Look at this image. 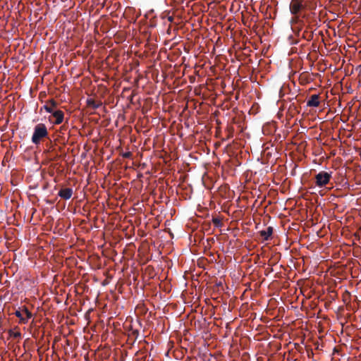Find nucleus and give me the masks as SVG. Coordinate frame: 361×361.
<instances>
[{"instance_id":"1","label":"nucleus","mask_w":361,"mask_h":361,"mask_svg":"<svg viewBox=\"0 0 361 361\" xmlns=\"http://www.w3.org/2000/svg\"><path fill=\"white\" fill-rule=\"evenodd\" d=\"M48 131L46 126L44 123H39L35 126L34 132L32 136V142L37 145L40 142L41 140L47 137Z\"/></svg>"},{"instance_id":"2","label":"nucleus","mask_w":361,"mask_h":361,"mask_svg":"<svg viewBox=\"0 0 361 361\" xmlns=\"http://www.w3.org/2000/svg\"><path fill=\"white\" fill-rule=\"evenodd\" d=\"M331 174L326 171H320L315 176V183L318 187L325 186L330 180Z\"/></svg>"},{"instance_id":"3","label":"nucleus","mask_w":361,"mask_h":361,"mask_svg":"<svg viewBox=\"0 0 361 361\" xmlns=\"http://www.w3.org/2000/svg\"><path fill=\"white\" fill-rule=\"evenodd\" d=\"M306 6L305 0H291L290 4V11L293 15H297L301 10Z\"/></svg>"},{"instance_id":"4","label":"nucleus","mask_w":361,"mask_h":361,"mask_svg":"<svg viewBox=\"0 0 361 361\" xmlns=\"http://www.w3.org/2000/svg\"><path fill=\"white\" fill-rule=\"evenodd\" d=\"M16 316L20 319L21 323L26 324L32 317V313L25 307L18 310L15 313Z\"/></svg>"},{"instance_id":"5","label":"nucleus","mask_w":361,"mask_h":361,"mask_svg":"<svg viewBox=\"0 0 361 361\" xmlns=\"http://www.w3.org/2000/svg\"><path fill=\"white\" fill-rule=\"evenodd\" d=\"M319 94H312L307 102V105L311 107H317L319 105Z\"/></svg>"},{"instance_id":"6","label":"nucleus","mask_w":361,"mask_h":361,"mask_svg":"<svg viewBox=\"0 0 361 361\" xmlns=\"http://www.w3.org/2000/svg\"><path fill=\"white\" fill-rule=\"evenodd\" d=\"M72 195H73V190L71 188H63L59 192V195L61 198L65 199V200L70 199Z\"/></svg>"},{"instance_id":"7","label":"nucleus","mask_w":361,"mask_h":361,"mask_svg":"<svg viewBox=\"0 0 361 361\" xmlns=\"http://www.w3.org/2000/svg\"><path fill=\"white\" fill-rule=\"evenodd\" d=\"M259 233L263 240H268L273 233V228L269 226L265 230L260 231Z\"/></svg>"},{"instance_id":"8","label":"nucleus","mask_w":361,"mask_h":361,"mask_svg":"<svg viewBox=\"0 0 361 361\" xmlns=\"http://www.w3.org/2000/svg\"><path fill=\"white\" fill-rule=\"evenodd\" d=\"M52 116L55 118L54 123L59 125L63 121L64 114L62 111L58 110L52 113Z\"/></svg>"},{"instance_id":"9","label":"nucleus","mask_w":361,"mask_h":361,"mask_svg":"<svg viewBox=\"0 0 361 361\" xmlns=\"http://www.w3.org/2000/svg\"><path fill=\"white\" fill-rule=\"evenodd\" d=\"M56 106V102L54 100H50L44 106V109L47 112L53 113L54 108Z\"/></svg>"},{"instance_id":"10","label":"nucleus","mask_w":361,"mask_h":361,"mask_svg":"<svg viewBox=\"0 0 361 361\" xmlns=\"http://www.w3.org/2000/svg\"><path fill=\"white\" fill-rule=\"evenodd\" d=\"M8 334L11 337L13 338L20 339L21 338V333L18 327H16L13 329H10L8 331Z\"/></svg>"},{"instance_id":"11","label":"nucleus","mask_w":361,"mask_h":361,"mask_svg":"<svg viewBox=\"0 0 361 361\" xmlns=\"http://www.w3.org/2000/svg\"><path fill=\"white\" fill-rule=\"evenodd\" d=\"M131 156V153L130 152H126L123 154V157L125 158H129Z\"/></svg>"}]
</instances>
